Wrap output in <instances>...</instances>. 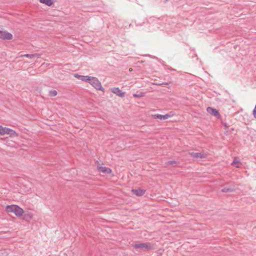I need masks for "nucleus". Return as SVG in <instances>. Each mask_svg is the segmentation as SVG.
<instances>
[{
    "label": "nucleus",
    "instance_id": "obj_3",
    "mask_svg": "<svg viewBox=\"0 0 256 256\" xmlns=\"http://www.w3.org/2000/svg\"><path fill=\"white\" fill-rule=\"evenodd\" d=\"M96 89L104 92V88L102 86V84L98 78L96 77L89 76L87 81Z\"/></svg>",
    "mask_w": 256,
    "mask_h": 256
},
{
    "label": "nucleus",
    "instance_id": "obj_19",
    "mask_svg": "<svg viewBox=\"0 0 256 256\" xmlns=\"http://www.w3.org/2000/svg\"><path fill=\"white\" fill-rule=\"evenodd\" d=\"M49 94L51 96H55L57 94V92L56 90H52L50 91Z\"/></svg>",
    "mask_w": 256,
    "mask_h": 256
},
{
    "label": "nucleus",
    "instance_id": "obj_7",
    "mask_svg": "<svg viewBox=\"0 0 256 256\" xmlns=\"http://www.w3.org/2000/svg\"><path fill=\"white\" fill-rule=\"evenodd\" d=\"M173 116H174V114L172 112H170L168 114H164V115H162V114H155L152 115V117L155 119H158L160 120H166L168 118L172 117Z\"/></svg>",
    "mask_w": 256,
    "mask_h": 256
},
{
    "label": "nucleus",
    "instance_id": "obj_17",
    "mask_svg": "<svg viewBox=\"0 0 256 256\" xmlns=\"http://www.w3.org/2000/svg\"><path fill=\"white\" fill-rule=\"evenodd\" d=\"M236 190L234 187L230 188H224L221 191L222 192H234Z\"/></svg>",
    "mask_w": 256,
    "mask_h": 256
},
{
    "label": "nucleus",
    "instance_id": "obj_14",
    "mask_svg": "<svg viewBox=\"0 0 256 256\" xmlns=\"http://www.w3.org/2000/svg\"><path fill=\"white\" fill-rule=\"evenodd\" d=\"M74 77L81 80L84 82H86L88 81V78L89 76H82L80 75L77 74H74Z\"/></svg>",
    "mask_w": 256,
    "mask_h": 256
},
{
    "label": "nucleus",
    "instance_id": "obj_21",
    "mask_svg": "<svg viewBox=\"0 0 256 256\" xmlns=\"http://www.w3.org/2000/svg\"><path fill=\"white\" fill-rule=\"evenodd\" d=\"M144 96V94L143 92H140L138 94H134L133 96L134 98H140Z\"/></svg>",
    "mask_w": 256,
    "mask_h": 256
},
{
    "label": "nucleus",
    "instance_id": "obj_24",
    "mask_svg": "<svg viewBox=\"0 0 256 256\" xmlns=\"http://www.w3.org/2000/svg\"><path fill=\"white\" fill-rule=\"evenodd\" d=\"M256 108V106H255V108Z\"/></svg>",
    "mask_w": 256,
    "mask_h": 256
},
{
    "label": "nucleus",
    "instance_id": "obj_1",
    "mask_svg": "<svg viewBox=\"0 0 256 256\" xmlns=\"http://www.w3.org/2000/svg\"><path fill=\"white\" fill-rule=\"evenodd\" d=\"M29 182L24 178H17V192L24 194L30 190Z\"/></svg>",
    "mask_w": 256,
    "mask_h": 256
},
{
    "label": "nucleus",
    "instance_id": "obj_9",
    "mask_svg": "<svg viewBox=\"0 0 256 256\" xmlns=\"http://www.w3.org/2000/svg\"><path fill=\"white\" fill-rule=\"evenodd\" d=\"M110 91L121 98H123L125 96L124 92H122L118 88H112Z\"/></svg>",
    "mask_w": 256,
    "mask_h": 256
},
{
    "label": "nucleus",
    "instance_id": "obj_12",
    "mask_svg": "<svg viewBox=\"0 0 256 256\" xmlns=\"http://www.w3.org/2000/svg\"><path fill=\"white\" fill-rule=\"evenodd\" d=\"M132 192L136 196H140L144 194L146 190L140 188H138V189H132Z\"/></svg>",
    "mask_w": 256,
    "mask_h": 256
},
{
    "label": "nucleus",
    "instance_id": "obj_15",
    "mask_svg": "<svg viewBox=\"0 0 256 256\" xmlns=\"http://www.w3.org/2000/svg\"><path fill=\"white\" fill-rule=\"evenodd\" d=\"M98 170L100 172L107 174H110L112 172L110 168L105 166H100L98 168Z\"/></svg>",
    "mask_w": 256,
    "mask_h": 256
},
{
    "label": "nucleus",
    "instance_id": "obj_11",
    "mask_svg": "<svg viewBox=\"0 0 256 256\" xmlns=\"http://www.w3.org/2000/svg\"><path fill=\"white\" fill-rule=\"evenodd\" d=\"M190 155L194 158H206L207 156V154L204 153H201V152H190L189 153Z\"/></svg>",
    "mask_w": 256,
    "mask_h": 256
},
{
    "label": "nucleus",
    "instance_id": "obj_10",
    "mask_svg": "<svg viewBox=\"0 0 256 256\" xmlns=\"http://www.w3.org/2000/svg\"><path fill=\"white\" fill-rule=\"evenodd\" d=\"M207 112L210 114L211 115L216 116V118H219L220 116V114L216 109L214 108L211 107H208L206 109Z\"/></svg>",
    "mask_w": 256,
    "mask_h": 256
},
{
    "label": "nucleus",
    "instance_id": "obj_20",
    "mask_svg": "<svg viewBox=\"0 0 256 256\" xmlns=\"http://www.w3.org/2000/svg\"><path fill=\"white\" fill-rule=\"evenodd\" d=\"M166 166L168 165H172V166H176L177 164V162L175 160H170L166 164Z\"/></svg>",
    "mask_w": 256,
    "mask_h": 256
},
{
    "label": "nucleus",
    "instance_id": "obj_8",
    "mask_svg": "<svg viewBox=\"0 0 256 256\" xmlns=\"http://www.w3.org/2000/svg\"><path fill=\"white\" fill-rule=\"evenodd\" d=\"M26 57L31 59L38 58L40 57V54H18L17 56V58Z\"/></svg>",
    "mask_w": 256,
    "mask_h": 256
},
{
    "label": "nucleus",
    "instance_id": "obj_6",
    "mask_svg": "<svg viewBox=\"0 0 256 256\" xmlns=\"http://www.w3.org/2000/svg\"><path fill=\"white\" fill-rule=\"evenodd\" d=\"M13 38V35L8 32L0 30V39L2 40H10Z\"/></svg>",
    "mask_w": 256,
    "mask_h": 256
},
{
    "label": "nucleus",
    "instance_id": "obj_16",
    "mask_svg": "<svg viewBox=\"0 0 256 256\" xmlns=\"http://www.w3.org/2000/svg\"><path fill=\"white\" fill-rule=\"evenodd\" d=\"M40 2L48 6H51L54 4L52 0H40Z\"/></svg>",
    "mask_w": 256,
    "mask_h": 256
},
{
    "label": "nucleus",
    "instance_id": "obj_18",
    "mask_svg": "<svg viewBox=\"0 0 256 256\" xmlns=\"http://www.w3.org/2000/svg\"><path fill=\"white\" fill-rule=\"evenodd\" d=\"M232 165L236 168H239L240 166L241 163L240 161L236 160V158L233 160L232 163Z\"/></svg>",
    "mask_w": 256,
    "mask_h": 256
},
{
    "label": "nucleus",
    "instance_id": "obj_23",
    "mask_svg": "<svg viewBox=\"0 0 256 256\" xmlns=\"http://www.w3.org/2000/svg\"><path fill=\"white\" fill-rule=\"evenodd\" d=\"M156 85L160 86L161 84H156Z\"/></svg>",
    "mask_w": 256,
    "mask_h": 256
},
{
    "label": "nucleus",
    "instance_id": "obj_5",
    "mask_svg": "<svg viewBox=\"0 0 256 256\" xmlns=\"http://www.w3.org/2000/svg\"><path fill=\"white\" fill-rule=\"evenodd\" d=\"M15 131L12 129L7 127H4L0 125V136H3L4 135H14Z\"/></svg>",
    "mask_w": 256,
    "mask_h": 256
},
{
    "label": "nucleus",
    "instance_id": "obj_4",
    "mask_svg": "<svg viewBox=\"0 0 256 256\" xmlns=\"http://www.w3.org/2000/svg\"><path fill=\"white\" fill-rule=\"evenodd\" d=\"M132 247L136 250H148L152 248V246L148 243H138L132 244Z\"/></svg>",
    "mask_w": 256,
    "mask_h": 256
},
{
    "label": "nucleus",
    "instance_id": "obj_2",
    "mask_svg": "<svg viewBox=\"0 0 256 256\" xmlns=\"http://www.w3.org/2000/svg\"><path fill=\"white\" fill-rule=\"evenodd\" d=\"M17 216L22 217L26 221H29L32 218L33 214L28 210H24L17 205Z\"/></svg>",
    "mask_w": 256,
    "mask_h": 256
},
{
    "label": "nucleus",
    "instance_id": "obj_22",
    "mask_svg": "<svg viewBox=\"0 0 256 256\" xmlns=\"http://www.w3.org/2000/svg\"><path fill=\"white\" fill-rule=\"evenodd\" d=\"M253 116L254 117L256 118V108H254L253 110Z\"/></svg>",
    "mask_w": 256,
    "mask_h": 256
},
{
    "label": "nucleus",
    "instance_id": "obj_13",
    "mask_svg": "<svg viewBox=\"0 0 256 256\" xmlns=\"http://www.w3.org/2000/svg\"><path fill=\"white\" fill-rule=\"evenodd\" d=\"M6 211L8 213H16V206L10 205L6 207Z\"/></svg>",
    "mask_w": 256,
    "mask_h": 256
}]
</instances>
